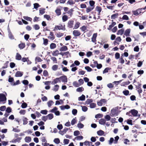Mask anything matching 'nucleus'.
Instances as JSON below:
<instances>
[{
  "mask_svg": "<svg viewBox=\"0 0 146 146\" xmlns=\"http://www.w3.org/2000/svg\"><path fill=\"white\" fill-rule=\"evenodd\" d=\"M138 86L135 85V87L136 90H137V91L139 94V96L141 97V95L140 94L142 92V90L141 88V84L139 83V82H137Z\"/></svg>",
  "mask_w": 146,
  "mask_h": 146,
  "instance_id": "f257e3e1",
  "label": "nucleus"
},
{
  "mask_svg": "<svg viewBox=\"0 0 146 146\" xmlns=\"http://www.w3.org/2000/svg\"><path fill=\"white\" fill-rule=\"evenodd\" d=\"M6 100L5 96L3 94H0V102L5 101Z\"/></svg>",
  "mask_w": 146,
  "mask_h": 146,
  "instance_id": "f03ea898",
  "label": "nucleus"
},
{
  "mask_svg": "<svg viewBox=\"0 0 146 146\" xmlns=\"http://www.w3.org/2000/svg\"><path fill=\"white\" fill-rule=\"evenodd\" d=\"M60 80H61L63 82H67V76H63L59 78Z\"/></svg>",
  "mask_w": 146,
  "mask_h": 146,
  "instance_id": "7ed1b4c3",
  "label": "nucleus"
},
{
  "mask_svg": "<svg viewBox=\"0 0 146 146\" xmlns=\"http://www.w3.org/2000/svg\"><path fill=\"white\" fill-rule=\"evenodd\" d=\"M74 21L73 20H70L68 22L67 27L70 29L72 28Z\"/></svg>",
  "mask_w": 146,
  "mask_h": 146,
  "instance_id": "20e7f679",
  "label": "nucleus"
},
{
  "mask_svg": "<svg viewBox=\"0 0 146 146\" xmlns=\"http://www.w3.org/2000/svg\"><path fill=\"white\" fill-rule=\"evenodd\" d=\"M130 112L133 116H137L138 113V111L135 109L130 110Z\"/></svg>",
  "mask_w": 146,
  "mask_h": 146,
  "instance_id": "39448f33",
  "label": "nucleus"
},
{
  "mask_svg": "<svg viewBox=\"0 0 146 146\" xmlns=\"http://www.w3.org/2000/svg\"><path fill=\"white\" fill-rule=\"evenodd\" d=\"M23 72L18 71L16 72L15 76L16 77H21L23 76Z\"/></svg>",
  "mask_w": 146,
  "mask_h": 146,
  "instance_id": "423d86ee",
  "label": "nucleus"
},
{
  "mask_svg": "<svg viewBox=\"0 0 146 146\" xmlns=\"http://www.w3.org/2000/svg\"><path fill=\"white\" fill-rule=\"evenodd\" d=\"M68 130V128L65 127L63 129V130H60L59 132V133L60 134L63 135L64 133H66V132Z\"/></svg>",
  "mask_w": 146,
  "mask_h": 146,
  "instance_id": "0eeeda50",
  "label": "nucleus"
},
{
  "mask_svg": "<svg viewBox=\"0 0 146 146\" xmlns=\"http://www.w3.org/2000/svg\"><path fill=\"white\" fill-rule=\"evenodd\" d=\"M73 34L75 36H78L80 35L81 33L78 30H74L73 31Z\"/></svg>",
  "mask_w": 146,
  "mask_h": 146,
  "instance_id": "6e6552de",
  "label": "nucleus"
},
{
  "mask_svg": "<svg viewBox=\"0 0 146 146\" xmlns=\"http://www.w3.org/2000/svg\"><path fill=\"white\" fill-rule=\"evenodd\" d=\"M55 28H57L59 30H65V25L63 26L62 25H61L60 26L56 25L55 27Z\"/></svg>",
  "mask_w": 146,
  "mask_h": 146,
  "instance_id": "1a4fd4ad",
  "label": "nucleus"
},
{
  "mask_svg": "<svg viewBox=\"0 0 146 146\" xmlns=\"http://www.w3.org/2000/svg\"><path fill=\"white\" fill-rule=\"evenodd\" d=\"M60 82V80L59 78H57L55 79H54L53 81L52 82V84L54 85L58 82Z\"/></svg>",
  "mask_w": 146,
  "mask_h": 146,
  "instance_id": "9d476101",
  "label": "nucleus"
},
{
  "mask_svg": "<svg viewBox=\"0 0 146 146\" xmlns=\"http://www.w3.org/2000/svg\"><path fill=\"white\" fill-rule=\"evenodd\" d=\"M97 36V34L96 33H94L93 34V35L92 36V41L94 42L95 43L96 42V38Z\"/></svg>",
  "mask_w": 146,
  "mask_h": 146,
  "instance_id": "9b49d317",
  "label": "nucleus"
},
{
  "mask_svg": "<svg viewBox=\"0 0 146 146\" xmlns=\"http://www.w3.org/2000/svg\"><path fill=\"white\" fill-rule=\"evenodd\" d=\"M130 29H126L124 33V35L127 36H129L130 35L129 34L130 32Z\"/></svg>",
  "mask_w": 146,
  "mask_h": 146,
  "instance_id": "f8f14e48",
  "label": "nucleus"
},
{
  "mask_svg": "<svg viewBox=\"0 0 146 146\" xmlns=\"http://www.w3.org/2000/svg\"><path fill=\"white\" fill-rule=\"evenodd\" d=\"M22 58L21 55L18 53H17L15 56V59L17 60H20Z\"/></svg>",
  "mask_w": 146,
  "mask_h": 146,
  "instance_id": "ddd939ff",
  "label": "nucleus"
},
{
  "mask_svg": "<svg viewBox=\"0 0 146 146\" xmlns=\"http://www.w3.org/2000/svg\"><path fill=\"white\" fill-rule=\"evenodd\" d=\"M68 49V48L66 46H63L60 48V51H65L67 50Z\"/></svg>",
  "mask_w": 146,
  "mask_h": 146,
  "instance_id": "4468645a",
  "label": "nucleus"
},
{
  "mask_svg": "<svg viewBox=\"0 0 146 146\" xmlns=\"http://www.w3.org/2000/svg\"><path fill=\"white\" fill-rule=\"evenodd\" d=\"M106 120L104 119H101L99 120V123L102 125H104L106 123Z\"/></svg>",
  "mask_w": 146,
  "mask_h": 146,
  "instance_id": "2eb2a0df",
  "label": "nucleus"
},
{
  "mask_svg": "<svg viewBox=\"0 0 146 146\" xmlns=\"http://www.w3.org/2000/svg\"><path fill=\"white\" fill-rule=\"evenodd\" d=\"M97 134L99 136H102L104 134V132L101 130H100L97 131Z\"/></svg>",
  "mask_w": 146,
  "mask_h": 146,
  "instance_id": "dca6fc26",
  "label": "nucleus"
},
{
  "mask_svg": "<svg viewBox=\"0 0 146 146\" xmlns=\"http://www.w3.org/2000/svg\"><path fill=\"white\" fill-rule=\"evenodd\" d=\"M124 32V29H121L119 30L117 33V35H122L123 33Z\"/></svg>",
  "mask_w": 146,
  "mask_h": 146,
  "instance_id": "f3484780",
  "label": "nucleus"
},
{
  "mask_svg": "<svg viewBox=\"0 0 146 146\" xmlns=\"http://www.w3.org/2000/svg\"><path fill=\"white\" fill-rule=\"evenodd\" d=\"M50 35L51 36H49L48 38L51 39L52 40H54L55 38V37L53 33L52 32H50Z\"/></svg>",
  "mask_w": 146,
  "mask_h": 146,
  "instance_id": "a211bd4d",
  "label": "nucleus"
},
{
  "mask_svg": "<svg viewBox=\"0 0 146 146\" xmlns=\"http://www.w3.org/2000/svg\"><path fill=\"white\" fill-rule=\"evenodd\" d=\"M26 142L29 143L31 141V139L30 137H26L25 139Z\"/></svg>",
  "mask_w": 146,
  "mask_h": 146,
  "instance_id": "6ab92c4d",
  "label": "nucleus"
},
{
  "mask_svg": "<svg viewBox=\"0 0 146 146\" xmlns=\"http://www.w3.org/2000/svg\"><path fill=\"white\" fill-rule=\"evenodd\" d=\"M85 100V96L82 94L81 96L80 97L78 98V100L79 101H84Z\"/></svg>",
  "mask_w": 146,
  "mask_h": 146,
  "instance_id": "aec40b11",
  "label": "nucleus"
},
{
  "mask_svg": "<svg viewBox=\"0 0 146 146\" xmlns=\"http://www.w3.org/2000/svg\"><path fill=\"white\" fill-rule=\"evenodd\" d=\"M66 56V58H68L69 57H71V54L69 53V52L67 51L66 52H64V56Z\"/></svg>",
  "mask_w": 146,
  "mask_h": 146,
  "instance_id": "412c9836",
  "label": "nucleus"
},
{
  "mask_svg": "<svg viewBox=\"0 0 146 146\" xmlns=\"http://www.w3.org/2000/svg\"><path fill=\"white\" fill-rule=\"evenodd\" d=\"M93 7H92L89 6L86 9V11L87 13H89L94 9Z\"/></svg>",
  "mask_w": 146,
  "mask_h": 146,
  "instance_id": "4be33fe9",
  "label": "nucleus"
},
{
  "mask_svg": "<svg viewBox=\"0 0 146 146\" xmlns=\"http://www.w3.org/2000/svg\"><path fill=\"white\" fill-rule=\"evenodd\" d=\"M93 102V100L92 99H88L85 102L86 104L88 105L90 104V103H91Z\"/></svg>",
  "mask_w": 146,
  "mask_h": 146,
  "instance_id": "5701e85b",
  "label": "nucleus"
},
{
  "mask_svg": "<svg viewBox=\"0 0 146 146\" xmlns=\"http://www.w3.org/2000/svg\"><path fill=\"white\" fill-rule=\"evenodd\" d=\"M25 45L24 43H21L19 45V47L20 49H22L25 47Z\"/></svg>",
  "mask_w": 146,
  "mask_h": 146,
  "instance_id": "b1692460",
  "label": "nucleus"
},
{
  "mask_svg": "<svg viewBox=\"0 0 146 146\" xmlns=\"http://www.w3.org/2000/svg\"><path fill=\"white\" fill-rule=\"evenodd\" d=\"M90 5L94 8L95 2L93 0H90L89 2Z\"/></svg>",
  "mask_w": 146,
  "mask_h": 146,
  "instance_id": "393cba45",
  "label": "nucleus"
},
{
  "mask_svg": "<svg viewBox=\"0 0 146 146\" xmlns=\"http://www.w3.org/2000/svg\"><path fill=\"white\" fill-rule=\"evenodd\" d=\"M8 33V36L9 38L11 39H13L14 38L13 36L11 31H9V33Z\"/></svg>",
  "mask_w": 146,
  "mask_h": 146,
  "instance_id": "a878e982",
  "label": "nucleus"
},
{
  "mask_svg": "<svg viewBox=\"0 0 146 146\" xmlns=\"http://www.w3.org/2000/svg\"><path fill=\"white\" fill-rule=\"evenodd\" d=\"M96 10L98 12V13L100 14L102 11V9L100 7L97 6L96 7Z\"/></svg>",
  "mask_w": 146,
  "mask_h": 146,
  "instance_id": "bb28decb",
  "label": "nucleus"
},
{
  "mask_svg": "<svg viewBox=\"0 0 146 146\" xmlns=\"http://www.w3.org/2000/svg\"><path fill=\"white\" fill-rule=\"evenodd\" d=\"M59 86L58 85H55L53 88V90L55 92L58 91L59 88Z\"/></svg>",
  "mask_w": 146,
  "mask_h": 146,
  "instance_id": "cd10ccee",
  "label": "nucleus"
},
{
  "mask_svg": "<svg viewBox=\"0 0 146 146\" xmlns=\"http://www.w3.org/2000/svg\"><path fill=\"white\" fill-rule=\"evenodd\" d=\"M47 116L48 118V119L49 120L51 119L54 117L52 113H50L47 115Z\"/></svg>",
  "mask_w": 146,
  "mask_h": 146,
  "instance_id": "c85d7f7f",
  "label": "nucleus"
},
{
  "mask_svg": "<svg viewBox=\"0 0 146 146\" xmlns=\"http://www.w3.org/2000/svg\"><path fill=\"white\" fill-rule=\"evenodd\" d=\"M58 54H59V52L58 50L54 51L52 54L53 56H57Z\"/></svg>",
  "mask_w": 146,
  "mask_h": 146,
  "instance_id": "c756f323",
  "label": "nucleus"
},
{
  "mask_svg": "<svg viewBox=\"0 0 146 146\" xmlns=\"http://www.w3.org/2000/svg\"><path fill=\"white\" fill-rule=\"evenodd\" d=\"M43 44L45 46L47 45L48 44V40L47 39L44 38H43Z\"/></svg>",
  "mask_w": 146,
  "mask_h": 146,
  "instance_id": "7c9ffc66",
  "label": "nucleus"
},
{
  "mask_svg": "<svg viewBox=\"0 0 146 146\" xmlns=\"http://www.w3.org/2000/svg\"><path fill=\"white\" fill-rule=\"evenodd\" d=\"M56 45L55 43H51L50 45V48L51 49H53L56 48Z\"/></svg>",
  "mask_w": 146,
  "mask_h": 146,
  "instance_id": "2f4dec72",
  "label": "nucleus"
},
{
  "mask_svg": "<svg viewBox=\"0 0 146 146\" xmlns=\"http://www.w3.org/2000/svg\"><path fill=\"white\" fill-rule=\"evenodd\" d=\"M28 119L27 118L25 117H23V124L24 125H25L27 124L28 123L27 121Z\"/></svg>",
  "mask_w": 146,
  "mask_h": 146,
  "instance_id": "473e14b6",
  "label": "nucleus"
},
{
  "mask_svg": "<svg viewBox=\"0 0 146 146\" xmlns=\"http://www.w3.org/2000/svg\"><path fill=\"white\" fill-rule=\"evenodd\" d=\"M55 12L56 14V15L57 16H58L60 15L61 14V10L59 9H56Z\"/></svg>",
  "mask_w": 146,
  "mask_h": 146,
  "instance_id": "72a5a7b5",
  "label": "nucleus"
},
{
  "mask_svg": "<svg viewBox=\"0 0 146 146\" xmlns=\"http://www.w3.org/2000/svg\"><path fill=\"white\" fill-rule=\"evenodd\" d=\"M84 125L82 124L80 122L78 123L77 125V127L80 129L84 127Z\"/></svg>",
  "mask_w": 146,
  "mask_h": 146,
  "instance_id": "f704fd0d",
  "label": "nucleus"
},
{
  "mask_svg": "<svg viewBox=\"0 0 146 146\" xmlns=\"http://www.w3.org/2000/svg\"><path fill=\"white\" fill-rule=\"evenodd\" d=\"M118 15V13H117L111 15V19H115V18H117Z\"/></svg>",
  "mask_w": 146,
  "mask_h": 146,
  "instance_id": "c9c22d12",
  "label": "nucleus"
},
{
  "mask_svg": "<svg viewBox=\"0 0 146 146\" xmlns=\"http://www.w3.org/2000/svg\"><path fill=\"white\" fill-rule=\"evenodd\" d=\"M80 23L79 22H77L75 25L74 29H78L80 26Z\"/></svg>",
  "mask_w": 146,
  "mask_h": 146,
  "instance_id": "e433bc0d",
  "label": "nucleus"
},
{
  "mask_svg": "<svg viewBox=\"0 0 146 146\" xmlns=\"http://www.w3.org/2000/svg\"><path fill=\"white\" fill-rule=\"evenodd\" d=\"M96 103H92L90 105V108H94L96 107Z\"/></svg>",
  "mask_w": 146,
  "mask_h": 146,
  "instance_id": "4c0bfd02",
  "label": "nucleus"
},
{
  "mask_svg": "<svg viewBox=\"0 0 146 146\" xmlns=\"http://www.w3.org/2000/svg\"><path fill=\"white\" fill-rule=\"evenodd\" d=\"M44 18L46 19L48 21L51 20L50 16L48 15H44Z\"/></svg>",
  "mask_w": 146,
  "mask_h": 146,
  "instance_id": "58836bf2",
  "label": "nucleus"
},
{
  "mask_svg": "<svg viewBox=\"0 0 146 146\" xmlns=\"http://www.w3.org/2000/svg\"><path fill=\"white\" fill-rule=\"evenodd\" d=\"M77 120L76 117L73 118L71 122V124L72 125H74L76 122Z\"/></svg>",
  "mask_w": 146,
  "mask_h": 146,
  "instance_id": "ea45409f",
  "label": "nucleus"
},
{
  "mask_svg": "<svg viewBox=\"0 0 146 146\" xmlns=\"http://www.w3.org/2000/svg\"><path fill=\"white\" fill-rule=\"evenodd\" d=\"M73 85L76 87H77L80 86L77 81H74L73 83Z\"/></svg>",
  "mask_w": 146,
  "mask_h": 146,
  "instance_id": "a19ab883",
  "label": "nucleus"
},
{
  "mask_svg": "<svg viewBox=\"0 0 146 146\" xmlns=\"http://www.w3.org/2000/svg\"><path fill=\"white\" fill-rule=\"evenodd\" d=\"M47 103L48 107H50L54 102L50 100Z\"/></svg>",
  "mask_w": 146,
  "mask_h": 146,
  "instance_id": "79ce46f5",
  "label": "nucleus"
},
{
  "mask_svg": "<svg viewBox=\"0 0 146 146\" xmlns=\"http://www.w3.org/2000/svg\"><path fill=\"white\" fill-rule=\"evenodd\" d=\"M84 90V88L82 87H79L76 89V91L78 92H82Z\"/></svg>",
  "mask_w": 146,
  "mask_h": 146,
  "instance_id": "37998d69",
  "label": "nucleus"
},
{
  "mask_svg": "<svg viewBox=\"0 0 146 146\" xmlns=\"http://www.w3.org/2000/svg\"><path fill=\"white\" fill-rule=\"evenodd\" d=\"M75 3L72 0H69L67 3V4L72 5L75 4Z\"/></svg>",
  "mask_w": 146,
  "mask_h": 146,
  "instance_id": "c03bdc74",
  "label": "nucleus"
},
{
  "mask_svg": "<svg viewBox=\"0 0 146 146\" xmlns=\"http://www.w3.org/2000/svg\"><path fill=\"white\" fill-rule=\"evenodd\" d=\"M23 18L25 19L28 21H31L32 20V19L31 18L27 16H24Z\"/></svg>",
  "mask_w": 146,
  "mask_h": 146,
  "instance_id": "a18cd8bd",
  "label": "nucleus"
},
{
  "mask_svg": "<svg viewBox=\"0 0 146 146\" xmlns=\"http://www.w3.org/2000/svg\"><path fill=\"white\" fill-rule=\"evenodd\" d=\"M54 142L56 144H58L60 143V140L59 138H55L54 140Z\"/></svg>",
  "mask_w": 146,
  "mask_h": 146,
  "instance_id": "49530a36",
  "label": "nucleus"
},
{
  "mask_svg": "<svg viewBox=\"0 0 146 146\" xmlns=\"http://www.w3.org/2000/svg\"><path fill=\"white\" fill-rule=\"evenodd\" d=\"M58 65H54L52 67V69L54 71L57 70L58 68Z\"/></svg>",
  "mask_w": 146,
  "mask_h": 146,
  "instance_id": "de8ad7c7",
  "label": "nucleus"
},
{
  "mask_svg": "<svg viewBox=\"0 0 146 146\" xmlns=\"http://www.w3.org/2000/svg\"><path fill=\"white\" fill-rule=\"evenodd\" d=\"M85 69L88 72H90L92 70V69L89 66H86L85 67Z\"/></svg>",
  "mask_w": 146,
  "mask_h": 146,
  "instance_id": "09e8293b",
  "label": "nucleus"
},
{
  "mask_svg": "<svg viewBox=\"0 0 146 146\" xmlns=\"http://www.w3.org/2000/svg\"><path fill=\"white\" fill-rule=\"evenodd\" d=\"M87 27L85 26H83L80 28V29L83 32H85L87 30Z\"/></svg>",
  "mask_w": 146,
  "mask_h": 146,
  "instance_id": "8fccbe9b",
  "label": "nucleus"
},
{
  "mask_svg": "<svg viewBox=\"0 0 146 146\" xmlns=\"http://www.w3.org/2000/svg\"><path fill=\"white\" fill-rule=\"evenodd\" d=\"M123 93L125 96H127L129 95V92L128 90H125L123 91Z\"/></svg>",
  "mask_w": 146,
  "mask_h": 146,
  "instance_id": "3c124183",
  "label": "nucleus"
},
{
  "mask_svg": "<svg viewBox=\"0 0 146 146\" xmlns=\"http://www.w3.org/2000/svg\"><path fill=\"white\" fill-rule=\"evenodd\" d=\"M62 19L63 22L66 21L68 20V17L67 15H64L62 17Z\"/></svg>",
  "mask_w": 146,
  "mask_h": 146,
  "instance_id": "603ef678",
  "label": "nucleus"
},
{
  "mask_svg": "<svg viewBox=\"0 0 146 146\" xmlns=\"http://www.w3.org/2000/svg\"><path fill=\"white\" fill-rule=\"evenodd\" d=\"M20 84V81L19 80L16 81V82L15 83L14 82L13 83H11V84L13 86H15L16 85H18Z\"/></svg>",
  "mask_w": 146,
  "mask_h": 146,
  "instance_id": "864d4df0",
  "label": "nucleus"
},
{
  "mask_svg": "<svg viewBox=\"0 0 146 146\" xmlns=\"http://www.w3.org/2000/svg\"><path fill=\"white\" fill-rule=\"evenodd\" d=\"M45 9L44 8L40 9L39 10V13L41 15H42L45 13Z\"/></svg>",
  "mask_w": 146,
  "mask_h": 146,
  "instance_id": "5fc2aeb1",
  "label": "nucleus"
},
{
  "mask_svg": "<svg viewBox=\"0 0 146 146\" xmlns=\"http://www.w3.org/2000/svg\"><path fill=\"white\" fill-rule=\"evenodd\" d=\"M81 107H82V110L84 112H86L87 111L88 108L87 107L85 106H81Z\"/></svg>",
  "mask_w": 146,
  "mask_h": 146,
  "instance_id": "6e6d98bb",
  "label": "nucleus"
},
{
  "mask_svg": "<svg viewBox=\"0 0 146 146\" xmlns=\"http://www.w3.org/2000/svg\"><path fill=\"white\" fill-rule=\"evenodd\" d=\"M33 28L35 30H38L40 29V27L39 25L37 24H36L33 25Z\"/></svg>",
  "mask_w": 146,
  "mask_h": 146,
  "instance_id": "4d7b16f0",
  "label": "nucleus"
},
{
  "mask_svg": "<svg viewBox=\"0 0 146 146\" xmlns=\"http://www.w3.org/2000/svg\"><path fill=\"white\" fill-rule=\"evenodd\" d=\"M119 139V137L118 136H117L115 137V140L114 141V143L116 144L117 143L118 140Z\"/></svg>",
  "mask_w": 146,
  "mask_h": 146,
  "instance_id": "13d9d810",
  "label": "nucleus"
},
{
  "mask_svg": "<svg viewBox=\"0 0 146 146\" xmlns=\"http://www.w3.org/2000/svg\"><path fill=\"white\" fill-rule=\"evenodd\" d=\"M57 108L56 107H55L53 109L50 111V112L54 113L57 110Z\"/></svg>",
  "mask_w": 146,
  "mask_h": 146,
  "instance_id": "bf43d9fd",
  "label": "nucleus"
},
{
  "mask_svg": "<svg viewBox=\"0 0 146 146\" xmlns=\"http://www.w3.org/2000/svg\"><path fill=\"white\" fill-rule=\"evenodd\" d=\"M116 110L114 108H113L111 110V113L113 115H115L116 114Z\"/></svg>",
  "mask_w": 146,
  "mask_h": 146,
  "instance_id": "052dcab7",
  "label": "nucleus"
},
{
  "mask_svg": "<svg viewBox=\"0 0 146 146\" xmlns=\"http://www.w3.org/2000/svg\"><path fill=\"white\" fill-rule=\"evenodd\" d=\"M9 61H6V62L4 64V66L2 67V68L3 69L7 68L8 66V64L9 63Z\"/></svg>",
  "mask_w": 146,
  "mask_h": 146,
  "instance_id": "680f3d73",
  "label": "nucleus"
},
{
  "mask_svg": "<svg viewBox=\"0 0 146 146\" xmlns=\"http://www.w3.org/2000/svg\"><path fill=\"white\" fill-rule=\"evenodd\" d=\"M106 119V121H109L111 119V117L108 115H107L104 117Z\"/></svg>",
  "mask_w": 146,
  "mask_h": 146,
  "instance_id": "e2e57ef3",
  "label": "nucleus"
},
{
  "mask_svg": "<svg viewBox=\"0 0 146 146\" xmlns=\"http://www.w3.org/2000/svg\"><path fill=\"white\" fill-rule=\"evenodd\" d=\"M47 111L46 110H41L40 112V113L46 115L47 113Z\"/></svg>",
  "mask_w": 146,
  "mask_h": 146,
  "instance_id": "0e129e2a",
  "label": "nucleus"
},
{
  "mask_svg": "<svg viewBox=\"0 0 146 146\" xmlns=\"http://www.w3.org/2000/svg\"><path fill=\"white\" fill-rule=\"evenodd\" d=\"M103 116L102 114L99 113L95 115V117L96 118H99L102 117Z\"/></svg>",
  "mask_w": 146,
  "mask_h": 146,
  "instance_id": "69168bd1",
  "label": "nucleus"
},
{
  "mask_svg": "<svg viewBox=\"0 0 146 146\" xmlns=\"http://www.w3.org/2000/svg\"><path fill=\"white\" fill-rule=\"evenodd\" d=\"M77 113V110L76 109H73L72 111V114L74 115H76Z\"/></svg>",
  "mask_w": 146,
  "mask_h": 146,
  "instance_id": "338daca9",
  "label": "nucleus"
},
{
  "mask_svg": "<svg viewBox=\"0 0 146 146\" xmlns=\"http://www.w3.org/2000/svg\"><path fill=\"white\" fill-rule=\"evenodd\" d=\"M12 109L10 107H8L7 108L6 111L7 113H10L11 112Z\"/></svg>",
  "mask_w": 146,
  "mask_h": 146,
  "instance_id": "774afa93",
  "label": "nucleus"
}]
</instances>
